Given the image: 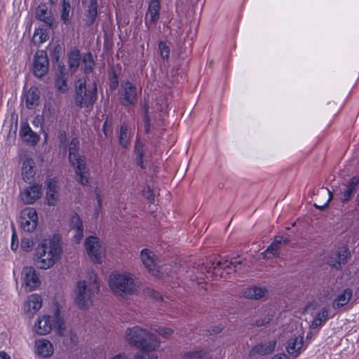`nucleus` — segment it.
<instances>
[{
	"label": "nucleus",
	"instance_id": "1",
	"mask_svg": "<svg viewBox=\"0 0 359 359\" xmlns=\"http://www.w3.org/2000/svg\"><path fill=\"white\" fill-rule=\"evenodd\" d=\"M62 252L60 241L57 236L43 239L35 249L36 266L41 269L51 268L60 259Z\"/></svg>",
	"mask_w": 359,
	"mask_h": 359
},
{
	"label": "nucleus",
	"instance_id": "2",
	"mask_svg": "<svg viewBox=\"0 0 359 359\" xmlns=\"http://www.w3.org/2000/svg\"><path fill=\"white\" fill-rule=\"evenodd\" d=\"M125 337L129 344L143 351H153L160 345V340L154 334L140 326L128 327Z\"/></svg>",
	"mask_w": 359,
	"mask_h": 359
},
{
	"label": "nucleus",
	"instance_id": "3",
	"mask_svg": "<svg viewBox=\"0 0 359 359\" xmlns=\"http://www.w3.org/2000/svg\"><path fill=\"white\" fill-rule=\"evenodd\" d=\"M79 140L76 137L72 139L69 147V161L75 167L74 172L76 181L85 186L88 184L89 172L86 166V159L79 155Z\"/></svg>",
	"mask_w": 359,
	"mask_h": 359
},
{
	"label": "nucleus",
	"instance_id": "4",
	"mask_svg": "<svg viewBox=\"0 0 359 359\" xmlns=\"http://www.w3.org/2000/svg\"><path fill=\"white\" fill-rule=\"evenodd\" d=\"M109 285L111 290L116 294H132L138 288L135 276L129 273L112 272L109 278Z\"/></svg>",
	"mask_w": 359,
	"mask_h": 359
},
{
	"label": "nucleus",
	"instance_id": "5",
	"mask_svg": "<svg viewBox=\"0 0 359 359\" xmlns=\"http://www.w3.org/2000/svg\"><path fill=\"white\" fill-rule=\"evenodd\" d=\"M92 282L79 281L75 290V303L81 309H86L93 304L92 296L100 290L95 273L90 275Z\"/></svg>",
	"mask_w": 359,
	"mask_h": 359
},
{
	"label": "nucleus",
	"instance_id": "6",
	"mask_svg": "<svg viewBox=\"0 0 359 359\" xmlns=\"http://www.w3.org/2000/svg\"><path fill=\"white\" fill-rule=\"evenodd\" d=\"M97 100V86L86 85L85 79H79L76 83L75 104L79 108L89 109L93 107Z\"/></svg>",
	"mask_w": 359,
	"mask_h": 359
},
{
	"label": "nucleus",
	"instance_id": "7",
	"mask_svg": "<svg viewBox=\"0 0 359 359\" xmlns=\"http://www.w3.org/2000/svg\"><path fill=\"white\" fill-rule=\"evenodd\" d=\"M36 332L40 335H45L50 332L55 328L59 334H62L65 330V323L60 318L59 310H57L53 316H43L39 318L35 323Z\"/></svg>",
	"mask_w": 359,
	"mask_h": 359
},
{
	"label": "nucleus",
	"instance_id": "8",
	"mask_svg": "<svg viewBox=\"0 0 359 359\" xmlns=\"http://www.w3.org/2000/svg\"><path fill=\"white\" fill-rule=\"evenodd\" d=\"M154 253L148 249H143L141 251V259L145 268L153 275L158 277H163L165 274L171 276L170 265L158 266L154 259Z\"/></svg>",
	"mask_w": 359,
	"mask_h": 359
},
{
	"label": "nucleus",
	"instance_id": "9",
	"mask_svg": "<svg viewBox=\"0 0 359 359\" xmlns=\"http://www.w3.org/2000/svg\"><path fill=\"white\" fill-rule=\"evenodd\" d=\"M86 250L95 263H101L104 255V248L97 237L90 236L85 241Z\"/></svg>",
	"mask_w": 359,
	"mask_h": 359
},
{
	"label": "nucleus",
	"instance_id": "10",
	"mask_svg": "<svg viewBox=\"0 0 359 359\" xmlns=\"http://www.w3.org/2000/svg\"><path fill=\"white\" fill-rule=\"evenodd\" d=\"M20 226L26 232H32L38 224V215L33 208H27L23 210L20 218Z\"/></svg>",
	"mask_w": 359,
	"mask_h": 359
},
{
	"label": "nucleus",
	"instance_id": "11",
	"mask_svg": "<svg viewBox=\"0 0 359 359\" xmlns=\"http://www.w3.org/2000/svg\"><path fill=\"white\" fill-rule=\"evenodd\" d=\"M121 103L124 106L134 105L137 100V88L129 81L121 84Z\"/></svg>",
	"mask_w": 359,
	"mask_h": 359
},
{
	"label": "nucleus",
	"instance_id": "12",
	"mask_svg": "<svg viewBox=\"0 0 359 359\" xmlns=\"http://www.w3.org/2000/svg\"><path fill=\"white\" fill-rule=\"evenodd\" d=\"M48 59L46 53L38 50L34 55L33 72L36 76L41 78L44 76L48 69Z\"/></svg>",
	"mask_w": 359,
	"mask_h": 359
},
{
	"label": "nucleus",
	"instance_id": "13",
	"mask_svg": "<svg viewBox=\"0 0 359 359\" xmlns=\"http://www.w3.org/2000/svg\"><path fill=\"white\" fill-rule=\"evenodd\" d=\"M23 283L29 291L36 289L41 284L36 270L32 266H25L22 272Z\"/></svg>",
	"mask_w": 359,
	"mask_h": 359
},
{
	"label": "nucleus",
	"instance_id": "14",
	"mask_svg": "<svg viewBox=\"0 0 359 359\" xmlns=\"http://www.w3.org/2000/svg\"><path fill=\"white\" fill-rule=\"evenodd\" d=\"M41 194V186L38 184L27 187L20 191L21 199L26 204H33Z\"/></svg>",
	"mask_w": 359,
	"mask_h": 359
},
{
	"label": "nucleus",
	"instance_id": "15",
	"mask_svg": "<svg viewBox=\"0 0 359 359\" xmlns=\"http://www.w3.org/2000/svg\"><path fill=\"white\" fill-rule=\"evenodd\" d=\"M349 257L350 252L348 248L346 246H342L332 254L328 260V263L331 266L335 269H340L342 264L347 263Z\"/></svg>",
	"mask_w": 359,
	"mask_h": 359
},
{
	"label": "nucleus",
	"instance_id": "16",
	"mask_svg": "<svg viewBox=\"0 0 359 359\" xmlns=\"http://www.w3.org/2000/svg\"><path fill=\"white\" fill-rule=\"evenodd\" d=\"M59 198V187L55 178L48 180L46 184V200L49 205H56Z\"/></svg>",
	"mask_w": 359,
	"mask_h": 359
},
{
	"label": "nucleus",
	"instance_id": "17",
	"mask_svg": "<svg viewBox=\"0 0 359 359\" xmlns=\"http://www.w3.org/2000/svg\"><path fill=\"white\" fill-rule=\"evenodd\" d=\"M160 0H151L148 5V8L145 15V25L156 24L160 17Z\"/></svg>",
	"mask_w": 359,
	"mask_h": 359
},
{
	"label": "nucleus",
	"instance_id": "18",
	"mask_svg": "<svg viewBox=\"0 0 359 359\" xmlns=\"http://www.w3.org/2000/svg\"><path fill=\"white\" fill-rule=\"evenodd\" d=\"M359 185V176H354L346 185L344 190L341 192L340 200L342 203L348 202L356 193Z\"/></svg>",
	"mask_w": 359,
	"mask_h": 359
},
{
	"label": "nucleus",
	"instance_id": "19",
	"mask_svg": "<svg viewBox=\"0 0 359 359\" xmlns=\"http://www.w3.org/2000/svg\"><path fill=\"white\" fill-rule=\"evenodd\" d=\"M147 147L144 143L141 142L139 139L136 140L135 145V160L138 166L144 169L147 167Z\"/></svg>",
	"mask_w": 359,
	"mask_h": 359
},
{
	"label": "nucleus",
	"instance_id": "20",
	"mask_svg": "<svg viewBox=\"0 0 359 359\" xmlns=\"http://www.w3.org/2000/svg\"><path fill=\"white\" fill-rule=\"evenodd\" d=\"M34 348L36 354L44 358H48L53 354L54 348L52 343L45 339L35 341Z\"/></svg>",
	"mask_w": 359,
	"mask_h": 359
},
{
	"label": "nucleus",
	"instance_id": "21",
	"mask_svg": "<svg viewBox=\"0 0 359 359\" xmlns=\"http://www.w3.org/2000/svg\"><path fill=\"white\" fill-rule=\"evenodd\" d=\"M35 163L32 158H24L22 166V179L26 183H31L36 175Z\"/></svg>",
	"mask_w": 359,
	"mask_h": 359
},
{
	"label": "nucleus",
	"instance_id": "22",
	"mask_svg": "<svg viewBox=\"0 0 359 359\" xmlns=\"http://www.w3.org/2000/svg\"><path fill=\"white\" fill-rule=\"evenodd\" d=\"M70 226L74 233V241L79 243L83 237V225L82 220L76 213L71 217Z\"/></svg>",
	"mask_w": 359,
	"mask_h": 359
},
{
	"label": "nucleus",
	"instance_id": "23",
	"mask_svg": "<svg viewBox=\"0 0 359 359\" xmlns=\"http://www.w3.org/2000/svg\"><path fill=\"white\" fill-rule=\"evenodd\" d=\"M287 353L293 356L297 357L304 350V338L302 336H294L289 339L286 347Z\"/></svg>",
	"mask_w": 359,
	"mask_h": 359
},
{
	"label": "nucleus",
	"instance_id": "24",
	"mask_svg": "<svg viewBox=\"0 0 359 359\" xmlns=\"http://www.w3.org/2000/svg\"><path fill=\"white\" fill-rule=\"evenodd\" d=\"M20 135L23 140L35 145L39 140V135L34 132L27 123H22L20 128Z\"/></svg>",
	"mask_w": 359,
	"mask_h": 359
},
{
	"label": "nucleus",
	"instance_id": "25",
	"mask_svg": "<svg viewBox=\"0 0 359 359\" xmlns=\"http://www.w3.org/2000/svg\"><path fill=\"white\" fill-rule=\"evenodd\" d=\"M290 241L288 237L276 236L274 241L262 253L265 258L269 259L278 255L279 245L280 243H287Z\"/></svg>",
	"mask_w": 359,
	"mask_h": 359
},
{
	"label": "nucleus",
	"instance_id": "26",
	"mask_svg": "<svg viewBox=\"0 0 359 359\" xmlns=\"http://www.w3.org/2000/svg\"><path fill=\"white\" fill-rule=\"evenodd\" d=\"M40 98V91L35 87H31L26 93V107L29 109H34L39 105Z\"/></svg>",
	"mask_w": 359,
	"mask_h": 359
},
{
	"label": "nucleus",
	"instance_id": "27",
	"mask_svg": "<svg viewBox=\"0 0 359 359\" xmlns=\"http://www.w3.org/2000/svg\"><path fill=\"white\" fill-rule=\"evenodd\" d=\"M36 17L49 27H51L54 22L51 12L45 5H40L36 8Z\"/></svg>",
	"mask_w": 359,
	"mask_h": 359
},
{
	"label": "nucleus",
	"instance_id": "28",
	"mask_svg": "<svg viewBox=\"0 0 359 359\" xmlns=\"http://www.w3.org/2000/svg\"><path fill=\"white\" fill-rule=\"evenodd\" d=\"M266 292L265 288L257 286H250L243 290V294L248 299H258L264 297Z\"/></svg>",
	"mask_w": 359,
	"mask_h": 359
},
{
	"label": "nucleus",
	"instance_id": "29",
	"mask_svg": "<svg viewBox=\"0 0 359 359\" xmlns=\"http://www.w3.org/2000/svg\"><path fill=\"white\" fill-rule=\"evenodd\" d=\"M352 295L353 293L351 289H345L337 296L333 302V308L339 309L345 306L349 302Z\"/></svg>",
	"mask_w": 359,
	"mask_h": 359
},
{
	"label": "nucleus",
	"instance_id": "30",
	"mask_svg": "<svg viewBox=\"0 0 359 359\" xmlns=\"http://www.w3.org/2000/svg\"><path fill=\"white\" fill-rule=\"evenodd\" d=\"M42 306V299L41 297L37 294H31L27 299V311L34 314L37 311H39Z\"/></svg>",
	"mask_w": 359,
	"mask_h": 359
},
{
	"label": "nucleus",
	"instance_id": "31",
	"mask_svg": "<svg viewBox=\"0 0 359 359\" xmlns=\"http://www.w3.org/2000/svg\"><path fill=\"white\" fill-rule=\"evenodd\" d=\"M86 24L91 25L94 23L97 16V0H90L86 13Z\"/></svg>",
	"mask_w": 359,
	"mask_h": 359
},
{
	"label": "nucleus",
	"instance_id": "32",
	"mask_svg": "<svg viewBox=\"0 0 359 359\" xmlns=\"http://www.w3.org/2000/svg\"><path fill=\"white\" fill-rule=\"evenodd\" d=\"M276 346V341H270L269 342L255 346L252 351L260 355H267L274 350Z\"/></svg>",
	"mask_w": 359,
	"mask_h": 359
},
{
	"label": "nucleus",
	"instance_id": "33",
	"mask_svg": "<svg viewBox=\"0 0 359 359\" xmlns=\"http://www.w3.org/2000/svg\"><path fill=\"white\" fill-rule=\"evenodd\" d=\"M128 126L126 124H123L121 126L119 133V143L124 148H127L130 144V137L128 134Z\"/></svg>",
	"mask_w": 359,
	"mask_h": 359
},
{
	"label": "nucleus",
	"instance_id": "34",
	"mask_svg": "<svg viewBox=\"0 0 359 359\" xmlns=\"http://www.w3.org/2000/svg\"><path fill=\"white\" fill-rule=\"evenodd\" d=\"M327 318V311L325 308L322 309L313 318L311 327L316 328L320 326L321 324L326 320Z\"/></svg>",
	"mask_w": 359,
	"mask_h": 359
},
{
	"label": "nucleus",
	"instance_id": "35",
	"mask_svg": "<svg viewBox=\"0 0 359 359\" xmlns=\"http://www.w3.org/2000/svg\"><path fill=\"white\" fill-rule=\"evenodd\" d=\"M48 34L43 29H36L33 36V42L36 45H41L48 40Z\"/></svg>",
	"mask_w": 359,
	"mask_h": 359
},
{
	"label": "nucleus",
	"instance_id": "36",
	"mask_svg": "<svg viewBox=\"0 0 359 359\" xmlns=\"http://www.w3.org/2000/svg\"><path fill=\"white\" fill-rule=\"evenodd\" d=\"M71 5L68 0H62V10H61V20L65 25L69 22V13Z\"/></svg>",
	"mask_w": 359,
	"mask_h": 359
},
{
	"label": "nucleus",
	"instance_id": "37",
	"mask_svg": "<svg viewBox=\"0 0 359 359\" xmlns=\"http://www.w3.org/2000/svg\"><path fill=\"white\" fill-rule=\"evenodd\" d=\"M80 54L78 50L72 51L69 56V65L72 72H75L79 66Z\"/></svg>",
	"mask_w": 359,
	"mask_h": 359
},
{
	"label": "nucleus",
	"instance_id": "38",
	"mask_svg": "<svg viewBox=\"0 0 359 359\" xmlns=\"http://www.w3.org/2000/svg\"><path fill=\"white\" fill-rule=\"evenodd\" d=\"M185 355L190 359H211L208 353L203 350L188 352Z\"/></svg>",
	"mask_w": 359,
	"mask_h": 359
},
{
	"label": "nucleus",
	"instance_id": "39",
	"mask_svg": "<svg viewBox=\"0 0 359 359\" xmlns=\"http://www.w3.org/2000/svg\"><path fill=\"white\" fill-rule=\"evenodd\" d=\"M241 264V262L240 261H237V260L231 261V262H229L227 260L222 262L220 260V261L217 262L215 269H216L217 268H218L219 269H231V266H233V268H236L237 265Z\"/></svg>",
	"mask_w": 359,
	"mask_h": 359
},
{
	"label": "nucleus",
	"instance_id": "40",
	"mask_svg": "<svg viewBox=\"0 0 359 359\" xmlns=\"http://www.w3.org/2000/svg\"><path fill=\"white\" fill-rule=\"evenodd\" d=\"M34 246L33 239L27 237H24L21 240L20 248L25 252H30Z\"/></svg>",
	"mask_w": 359,
	"mask_h": 359
},
{
	"label": "nucleus",
	"instance_id": "41",
	"mask_svg": "<svg viewBox=\"0 0 359 359\" xmlns=\"http://www.w3.org/2000/svg\"><path fill=\"white\" fill-rule=\"evenodd\" d=\"M158 49L162 58L168 60L170 52V46L165 42L160 41L158 43Z\"/></svg>",
	"mask_w": 359,
	"mask_h": 359
},
{
	"label": "nucleus",
	"instance_id": "42",
	"mask_svg": "<svg viewBox=\"0 0 359 359\" xmlns=\"http://www.w3.org/2000/svg\"><path fill=\"white\" fill-rule=\"evenodd\" d=\"M154 330L159 335L165 339L170 337L174 332V330L172 328L167 327H158Z\"/></svg>",
	"mask_w": 359,
	"mask_h": 359
},
{
	"label": "nucleus",
	"instance_id": "43",
	"mask_svg": "<svg viewBox=\"0 0 359 359\" xmlns=\"http://www.w3.org/2000/svg\"><path fill=\"white\" fill-rule=\"evenodd\" d=\"M55 87L62 93H65L67 90V82L62 76H60L55 81Z\"/></svg>",
	"mask_w": 359,
	"mask_h": 359
},
{
	"label": "nucleus",
	"instance_id": "44",
	"mask_svg": "<svg viewBox=\"0 0 359 359\" xmlns=\"http://www.w3.org/2000/svg\"><path fill=\"white\" fill-rule=\"evenodd\" d=\"M148 106H144V115L143 117V123H144V130L145 133H148L150 130V119L148 115Z\"/></svg>",
	"mask_w": 359,
	"mask_h": 359
},
{
	"label": "nucleus",
	"instance_id": "45",
	"mask_svg": "<svg viewBox=\"0 0 359 359\" xmlns=\"http://www.w3.org/2000/svg\"><path fill=\"white\" fill-rule=\"evenodd\" d=\"M118 86V79L117 75L114 73L109 78V88L111 90H115Z\"/></svg>",
	"mask_w": 359,
	"mask_h": 359
},
{
	"label": "nucleus",
	"instance_id": "46",
	"mask_svg": "<svg viewBox=\"0 0 359 359\" xmlns=\"http://www.w3.org/2000/svg\"><path fill=\"white\" fill-rule=\"evenodd\" d=\"M135 359H158V357L154 353L143 351L140 355H137Z\"/></svg>",
	"mask_w": 359,
	"mask_h": 359
},
{
	"label": "nucleus",
	"instance_id": "47",
	"mask_svg": "<svg viewBox=\"0 0 359 359\" xmlns=\"http://www.w3.org/2000/svg\"><path fill=\"white\" fill-rule=\"evenodd\" d=\"M95 197H96V200H97V208L96 210V214H99V212L101 209V207H102V199H101V195L100 194V191L97 190V189H96L95 190Z\"/></svg>",
	"mask_w": 359,
	"mask_h": 359
},
{
	"label": "nucleus",
	"instance_id": "48",
	"mask_svg": "<svg viewBox=\"0 0 359 359\" xmlns=\"http://www.w3.org/2000/svg\"><path fill=\"white\" fill-rule=\"evenodd\" d=\"M327 193H328V194H329V197H328V198L327 199L326 202H325L323 205H318V204H316V203H315V204H314V206H315L316 208H318V209H319V210H324V209H325V208L328 205L329 203L330 202V201L332 200V194H331V193L330 192V191H328V190H327Z\"/></svg>",
	"mask_w": 359,
	"mask_h": 359
},
{
	"label": "nucleus",
	"instance_id": "49",
	"mask_svg": "<svg viewBox=\"0 0 359 359\" xmlns=\"http://www.w3.org/2000/svg\"><path fill=\"white\" fill-rule=\"evenodd\" d=\"M83 63H89L90 65L94 63L91 53H88L83 56Z\"/></svg>",
	"mask_w": 359,
	"mask_h": 359
},
{
	"label": "nucleus",
	"instance_id": "50",
	"mask_svg": "<svg viewBox=\"0 0 359 359\" xmlns=\"http://www.w3.org/2000/svg\"><path fill=\"white\" fill-rule=\"evenodd\" d=\"M84 67L83 70L86 74L90 73L93 71L94 68L95 63L89 64V63H83Z\"/></svg>",
	"mask_w": 359,
	"mask_h": 359
},
{
	"label": "nucleus",
	"instance_id": "51",
	"mask_svg": "<svg viewBox=\"0 0 359 359\" xmlns=\"http://www.w3.org/2000/svg\"><path fill=\"white\" fill-rule=\"evenodd\" d=\"M18 242L15 243V234L13 233V236H12V242H11V249L13 251H16L17 249H18Z\"/></svg>",
	"mask_w": 359,
	"mask_h": 359
},
{
	"label": "nucleus",
	"instance_id": "52",
	"mask_svg": "<svg viewBox=\"0 0 359 359\" xmlns=\"http://www.w3.org/2000/svg\"><path fill=\"white\" fill-rule=\"evenodd\" d=\"M111 359H130L127 355L125 353H119L114 357L111 358Z\"/></svg>",
	"mask_w": 359,
	"mask_h": 359
},
{
	"label": "nucleus",
	"instance_id": "53",
	"mask_svg": "<svg viewBox=\"0 0 359 359\" xmlns=\"http://www.w3.org/2000/svg\"><path fill=\"white\" fill-rule=\"evenodd\" d=\"M271 359H290L288 356L285 353L276 354L273 356Z\"/></svg>",
	"mask_w": 359,
	"mask_h": 359
},
{
	"label": "nucleus",
	"instance_id": "54",
	"mask_svg": "<svg viewBox=\"0 0 359 359\" xmlns=\"http://www.w3.org/2000/svg\"><path fill=\"white\" fill-rule=\"evenodd\" d=\"M222 329H223V327H221V326H215V327H214V328L212 329V332H213L214 334H218V333H219V332H222Z\"/></svg>",
	"mask_w": 359,
	"mask_h": 359
},
{
	"label": "nucleus",
	"instance_id": "55",
	"mask_svg": "<svg viewBox=\"0 0 359 359\" xmlns=\"http://www.w3.org/2000/svg\"><path fill=\"white\" fill-rule=\"evenodd\" d=\"M0 359H11V357L4 351H0Z\"/></svg>",
	"mask_w": 359,
	"mask_h": 359
},
{
	"label": "nucleus",
	"instance_id": "56",
	"mask_svg": "<svg viewBox=\"0 0 359 359\" xmlns=\"http://www.w3.org/2000/svg\"><path fill=\"white\" fill-rule=\"evenodd\" d=\"M154 298L156 299H162V296L158 293V292H155L154 294Z\"/></svg>",
	"mask_w": 359,
	"mask_h": 359
},
{
	"label": "nucleus",
	"instance_id": "57",
	"mask_svg": "<svg viewBox=\"0 0 359 359\" xmlns=\"http://www.w3.org/2000/svg\"><path fill=\"white\" fill-rule=\"evenodd\" d=\"M48 1L51 5H55L57 2V0H48Z\"/></svg>",
	"mask_w": 359,
	"mask_h": 359
}]
</instances>
